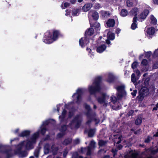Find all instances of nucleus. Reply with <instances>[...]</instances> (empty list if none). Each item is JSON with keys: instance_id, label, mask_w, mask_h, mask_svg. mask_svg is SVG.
<instances>
[{"instance_id": "nucleus-59", "label": "nucleus", "mask_w": 158, "mask_h": 158, "mask_svg": "<svg viewBox=\"0 0 158 158\" xmlns=\"http://www.w3.org/2000/svg\"><path fill=\"white\" fill-rule=\"evenodd\" d=\"M153 1L154 4H158V0H153Z\"/></svg>"}, {"instance_id": "nucleus-45", "label": "nucleus", "mask_w": 158, "mask_h": 158, "mask_svg": "<svg viewBox=\"0 0 158 158\" xmlns=\"http://www.w3.org/2000/svg\"><path fill=\"white\" fill-rule=\"evenodd\" d=\"M134 72L136 73L137 76L139 77L140 75V71L137 69L134 70Z\"/></svg>"}, {"instance_id": "nucleus-40", "label": "nucleus", "mask_w": 158, "mask_h": 158, "mask_svg": "<svg viewBox=\"0 0 158 158\" xmlns=\"http://www.w3.org/2000/svg\"><path fill=\"white\" fill-rule=\"evenodd\" d=\"M141 64L143 66H146L148 64V61L146 59H143L141 62Z\"/></svg>"}, {"instance_id": "nucleus-18", "label": "nucleus", "mask_w": 158, "mask_h": 158, "mask_svg": "<svg viewBox=\"0 0 158 158\" xmlns=\"http://www.w3.org/2000/svg\"><path fill=\"white\" fill-rule=\"evenodd\" d=\"M155 32V29L153 27L148 28L147 29L146 33L148 35H153Z\"/></svg>"}, {"instance_id": "nucleus-23", "label": "nucleus", "mask_w": 158, "mask_h": 158, "mask_svg": "<svg viewBox=\"0 0 158 158\" xmlns=\"http://www.w3.org/2000/svg\"><path fill=\"white\" fill-rule=\"evenodd\" d=\"M113 136L115 137L116 140H114L115 142L114 143V145H115V143L116 142L117 144H118L121 142V137L120 135L117 134L116 135H114Z\"/></svg>"}, {"instance_id": "nucleus-7", "label": "nucleus", "mask_w": 158, "mask_h": 158, "mask_svg": "<svg viewBox=\"0 0 158 158\" xmlns=\"http://www.w3.org/2000/svg\"><path fill=\"white\" fill-rule=\"evenodd\" d=\"M85 106L86 110H87L86 114L88 118L86 124L88 125H89L90 123L94 120L95 122V124H97L99 123V120L96 117L94 114L92 113L89 106L85 104Z\"/></svg>"}, {"instance_id": "nucleus-57", "label": "nucleus", "mask_w": 158, "mask_h": 158, "mask_svg": "<svg viewBox=\"0 0 158 158\" xmlns=\"http://www.w3.org/2000/svg\"><path fill=\"white\" fill-rule=\"evenodd\" d=\"M19 131V129L18 128L16 129L14 131V133L15 134H16L18 133Z\"/></svg>"}, {"instance_id": "nucleus-36", "label": "nucleus", "mask_w": 158, "mask_h": 158, "mask_svg": "<svg viewBox=\"0 0 158 158\" xmlns=\"http://www.w3.org/2000/svg\"><path fill=\"white\" fill-rule=\"evenodd\" d=\"M131 80L132 81L135 83L136 81V78L135 77V75L134 73H133L131 76Z\"/></svg>"}, {"instance_id": "nucleus-15", "label": "nucleus", "mask_w": 158, "mask_h": 158, "mask_svg": "<svg viewBox=\"0 0 158 158\" xmlns=\"http://www.w3.org/2000/svg\"><path fill=\"white\" fill-rule=\"evenodd\" d=\"M94 33V30L93 28H89L85 32V36L89 38V36L93 35Z\"/></svg>"}, {"instance_id": "nucleus-35", "label": "nucleus", "mask_w": 158, "mask_h": 158, "mask_svg": "<svg viewBox=\"0 0 158 158\" xmlns=\"http://www.w3.org/2000/svg\"><path fill=\"white\" fill-rule=\"evenodd\" d=\"M91 27H94L95 28H98L100 27V24L98 22H95L94 24H93L91 23L90 24Z\"/></svg>"}, {"instance_id": "nucleus-24", "label": "nucleus", "mask_w": 158, "mask_h": 158, "mask_svg": "<svg viewBox=\"0 0 158 158\" xmlns=\"http://www.w3.org/2000/svg\"><path fill=\"white\" fill-rule=\"evenodd\" d=\"M137 19V17H134L133 19V23L131 26V28L133 30H135L137 27V25L136 23Z\"/></svg>"}, {"instance_id": "nucleus-21", "label": "nucleus", "mask_w": 158, "mask_h": 158, "mask_svg": "<svg viewBox=\"0 0 158 158\" xmlns=\"http://www.w3.org/2000/svg\"><path fill=\"white\" fill-rule=\"evenodd\" d=\"M115 78V76L114 75L111 73H110L108 75V78L107 79V81L109 83L112 82Z\"/></svg>"}, {"instance_id": "nucleus-33", "label": "nucleus", "mask_w": 158, "mask_h": 158, "mask_svg": "<svg viewBox=\"0 0 158 158\" xmlns=\"http://www.w3.org/2000/svg\"><path fill=\"white\" fill-rule=\"evenodd\" d=\"M126 4L128 7H130L133 6L132 0H126Z\"/></svg>"}, {"instance_id": "nucleus-19", "label": "nucleus", "mask_w": 158, "mask_h": 158, "mask_svg": "<svg viewBox=\"0 0 158 158\" xmlns=\"http://www.w3.org/2000/svg\"><path fill=\"white\" fill-rule=\"evenodd\" d=\"M100 15L103 17L106 18L109 17L111 14L108 11L101 10L100 12Z\"/></svg>"}, {"instance_id": "nucleus-53", "label": "nucleus", "mask_w": 158, "mask_h": 158, "mask_svg": "<svg viewBox=\"0 0 158 158\" xmlns=\"http://www.w3.org/2000/svg\"><path fill=\"white\" fill-rule=\"evenodd\" d=\"M137 92V91L136 90H134L133 92L131 93V94L133 96H135L136 95V94Z\"/></svg>"}, {"instance_id": "nucleus-28", "label": "nucleus", "mask_w": 158, "mask_h": 158, "mask_svg": "<svg viewBox=\"0 0 158 158\" xmlns=\"http://www.w3.org/2000/svg\"><path fill=\"white\" fill-rule=\"evenodd\" d=\"M95 131V129H90L88 131V136L89 137H93L94 135Z\"/></svg>"}, {"instance_id": "nucleus-37", "label": "nucleus", "mask_w": 158, "mask_h": 158, "mask_svg": "<svg viewBox=\"0 0 158 158\" xmlns=\"http://www.w3.org/2000/svg\"><path fill=\"white\" fill-rule=\"evenodd\" d=\"M138 65V63L137 62H134L132 63L131 65L132 68L135 70L136 69Z\"/></svg>"}, {"instance_id": "nucleus-42", "label": "nucleus", "mask_w": 158, "mask_h": 158, "mask_svg": "<svg viewBox=\"0 0 158 158\" xmlns=\"http://www.w3.org/2000/svg\"><path fill=\"white\" fill-rule=\"evenodd\" d=\"M138 99L140 101L143 100V95L142 94L140 93L139 95L137 97Z\"/></svg>"}, {"instance_id": "nucleus-6", "label": "nucleus", "mask_w": 158, "mask_h": 158, "mask_svg": "<svg viewBox=\"0 0 158 158\" xmlns=\"http://www.w3.org/2000/svg\"><path fill=\"white\" fill-rule=\"evenodd\" d=\"M102 77H96L92 84L89 85L88 87L89 92L90 94H95L97 92H99L101 90V83Z\"/></svg>"}, {"instance_id": "nucleus-41", "label": "nucleus", "mask_w": 158, "mask_h": 158, "mask_svg": "<svg viewBox=\"0 0 158 158\" xmlns=\"http://www.w3.org/2000/svg\"><path fill=\"white\" fill-rule=\"evenodd\" d=\"M150 81V78L149 77H147L145 80L144 81V84L145 86H147L148 85Z\"/></svg>"}, {"instance_id": "nucleus-47", "label": "nucleus", "mask_w": 158, "mask_h": 158, "mask_svg": "<svg viewBox=\"0 0 158 158\" xmlns=\"http://www.w3.org/2000/svg\"><path fill=\"white\" fill-rule=\"evenodd\" d=\"M153 56L154 57H157L158 58V49L154 52Z\"/></svg>"}, {"instance_id": "nucleus-11", "label": "nucleus", "mask_w": 158, "mask_h": 158, "mask_svg": "<svg viewBox=\"0 0 158 158\" xmlns=\"http://www.w3.org/2000/svg\"><path fill=\"white\" fill-rule=\"evenodd\" d=\"M125 86L123 85L118 86L116 88L117 91V97L120 98L126 95V92L125 90Z\"/></svg>"}, {"instance_id": "nucleus-3", "label": "nucleus", "mask_w": 158, "mask_h": 158, "mask_svg": "<svg viewBox=\"0 0 158 158\" xmlns=\"http://www.w3.org/2000/svg\"><path fill=\"white\" fill-rule=\"evenodd\" d=\"M81 121V116L80 115H77L74 119L70 122L68 127H67L66 125H64L61 126L60 131L61 133H59L57 135L58 138H60L63 136L66 133L68 127H70L71 129H77L80 126Z\"/></svg>"}, {"instance_id": "nucleus-29", "label": "nucleus", "mask_w": 158, "mask_h": 158, "mask_svg": "<svg viewBox=\"0 0 158 158\" xmlns=\"http://www.w3.org/2000/svg\"><path fill=\"white\" fill-rule=\"evenodd\" d=\"M142 123V117L140 115L138 116L135 121V124L137 125H140Z\"/></svg>"}, {"instance_id": "nucleus-5", "label": "nucleus", "mask_w": 158, "mask_h": 158, "mask_svg": "<svg viewBox=\"0 0 158 158\" xmlns=\"http://www.w3.org/2000/svg\"><path fill=\"white\" fill-rule=\"evenodd\" d=\"M60 35L59 31L57 30H54L52 33L47 31L44 34L43 41L46 44H51L56 40Z\"/></svg>"}, {"instance_id": "nucleus-48", "label": "nucleus", "mask_w": 158, "mask_h": 158, "mask_svg": "<svg viewBox=\"0 0 158 158\" xmlns=\"http://www.w3.org/2000/svg\"><path fill=\"white\" fill-rule=\"evenodd\" d=\"M153 67V68L155 69H156L158 68V62L154 63Z\"/></svg>"}, {"instance_id": "nucleus-61", "label": "nucleus", "mask_w": 158, "mask_h": 158, "mask_svg": "<svg viewBox=\"0 0 158 158\" xmlns=\"http://www.w3.org/2000/svg\"><path fill=\"white\" fill-rule=\"evenodd\" d=\"M121 108V105H119L118 106V107H117L116 108H115V110H118V109H120Z\"/></svg>"}, {"instance_id": "nucleus-17", "label": "nucleus", "mask_w": 158, "mask_h": 158, "mask_svg": "<svg viewBox=\"0 0 158 158\" xmlns=\"http://www.w3.org/2000/svg\"><path fill=\"white\" fill-rule=\"evenodd\" d=\"M115 23L114 20L113 19H109L107 22V26L109 27H113Z\"/></svg>"}, {"instance_id": "nucleus-13", "label": "nucleus", "mask_w": 158, "mask_h": 158, "mask_svg": "<svg viewBox=\"0 0 158 158\" xmlns=\"http://www.w3.org/2000/svg\"><path fill=\"white\" fill-rule=\"evenodd\" d=\"M89 38L85 37L81 38L80 39L79 41V43L80 46L83 48L87 45L89 43Z\"/></svg>"}, {"instance_id": "nucleus-1", "label": "nucleus", "mask_w": 158, "mask_h": 158, "mask_svg": "<svg viewBox=\"0 0 158 158\" xmlns=\"http://www.w3.org/2000/svg\"><path fill=\"white\" fill-rule=\"evenodd\" d=\"M55 121L53 119H49L43 122L42 126L38 131L34 134L28 139L26 141H24L20 143L16 147L14 150V154H18L20 157H24L27 155L26 151H23V149L29 150L34 148V145L36 143V140L39 136L40 133L44 135L47 129L46 126L48 125L55 124Z\"/></svg>"}, {"instance_id": "nucleus-25", "label": "nucleus", "mask_w": 158, "mask_h": 158, "mask_svg": "<svg viewBox=\"0 0 158 158\" xmlns=\"http://www.w3.org/2000/svg\"><path fill=\"white\" fill-rule=\"evenodd\" d=\"M139 11V10L137 8H134L132 9L130 12V14L135 16V17H137V12Z\"/></svg>"}, {"instance_id": "nucleus-14", "label": "nucleus", "mask_w": 158, "mask_h": 158, "mask_svg": "<svg viewBox=\"0 0 158 158\" xmlns=\"http://www.w3.org/2000/svg\"><path fill=\"white\" fill-rule=\"evenodd\" d=\"M106 48V46L105 44H101L98 46L97 48V51L99 53H101L104 51Z\"/></svg>"}, {"instance_id": "nucleus-51", "label": "nucleus", "mask_w": 158, "mask_h": 158, "mask_svg": "<svg viewBox=\"0 0 158 158\" xmlns=\"http://www.w3.org/2000/svg\"><path fill=\"white\" fill-rule=\"evenodd\" d=\"M80 140L79 139L77 138L75 139L74 141V143L75 144H78L79 143Z\"/></svg>"}, {"instance_id": "nucleus-16", "label": "nucleus", "mask_w": 158, "mask_h": 158, "mask_svg": "<svg viewBox=\"0 0 158 158\" xmlns=\"http://www.w3.org/2000/svg\"><path fill=\"white\" fill-rule=\"evenodd\" d=\"M149 11L147 10H144L141 13L139 16V18L141 19H145L148 15Z\"/></svg>"}, {"instance_id": "nucleus-39", "label": "nucleus", "mask_w": 158, "mask_h": 158, "mask_svg": "<svg viewBox=\"0 0 158 158\" xmlns=\"http://www.w3.org/2000/svg\"><path fill=\"white\" fill-rule=\"evenodd\" d=\"M106 143V141L103 140H100L98 143L100 146H103Z\"/></svg>"}, {"instance_id": "nucleus-55", "label": "nucleus", "mask_w": 158, "mask_h": 158, "mask_svg": "<svg viewBox=\"0 0 158 158\" xmlns=\"http://www.w3.org/2000/svg\"><path fill=\"white\" fill-rule=\"evenodd\" d=\"M68 152L67 151V150H65L64 151V153H63V156L64 157H65L66 156L68 153Z\"/></svg>"}, {"instance_id": "nucleus-60", "label": "nucleus", "mask_w": 158, "mask_h": 158, "mask_svg": "<svg viewBox=\"0 0 158 158\" xmlns=\"http://www.w3.org/2000/svg\"><path fill=\"white\" fill-rule=\"evenodd\" d=\"M122 148V146L121 145H118L117 146V148L119 149H120Z\"/></svg>"}, {"instance_id": "nucleus-10", "label": "nucleus", "mask_w": 158, "mask_h": 158, "mask_svg": "<svg viewBox=\"0 0 158 158\" xmlns=\"http://www.w3.org/2000/svg\"><path fill=\"white\" fill-rule=\"evenodd\" d=\"M95 143L93 140L91 141L89 145L87 148H82L81 152L84 153L86 152L87 155H90L91 153V151L93 148H95Z\"/></svg>"}, {"instance_id": "nucleus-38", "label": "nucleus", "mask_w": 158, "mask_h": 158, "mask_svg": "<svg viewBox=\"0 0 158 158\" xmlns=\"http://www.w3.org/2000/svg\"><path fill=\"white\" fill-rule=\"evenodd\" d=\"M40 150L39 149H36L34 152V156L35 157L37 158L39 156V154Z\"/></svg>"}, {"instance_id": "nucleus-64", "label": "nucleus", "mask_w": 158, "mask_h": 158, "mask_svg": "<svg viewBox=\"0 0 158 158\" xmlns=\"http://www.w3.org/2000/svg\"><path fill=\"white\" fill-rule=\"evenodd\" d=\"M110 156L108 155H106L103 158H109Z\"/></svg>"}, {"instance_id": "nucleus-44", "label": "nucleus", "mask_w": 158, "mask_h": 158, "mask_svg": "<svg viewBox=\"0 0 158 158\" xmlns=\"http://www.w3.org/2000/svg\"><path fill=\"white\" fill-rule=\"evenodd\" d=\"M95 9H99L101 8V5L98 3H96L94 6Z\"/></svg>"}, {"instance_id": "nucleus-58", "label": "nucleus", "mask_w": 158, "mask_h": 158, "mask_svg": "<svg viewBox=\"0 0 158 158\" xmlns=\"http://www.w3.org/2000/svg\"><path fill=\"white\" fill-rule=\"evenodd\" d=\"M133 113V111L132 110H131L129 112L128 114V115L130 116Z\"/></svg>"}, {"instance_id": "nucleus-34", "label": "nucleus", "mask_w": 158, "mask_h": 158, "mask_svg": "<svg viewBox=\"0 0 158 158\" xmlns=\"http://www.w3.org/2000/svg\"><path fill=\"white\" fill-rule=\"evenodd\" d=\"M69 3L67 2H65L64 3H63L61 5V7L62 9H64L69 6Z\"/></svg>"}, {"instance_id": "nucleus-8", "label": "nucleus", "mask_w": 158, "mask_h": 158, "mask_svg": "<svg viewBox=\"0 0 158 158\" xmlns=\"http://www.w3.org/2000/svg\"><path fill=\"white\" fill-rule=\"evenodd\" d=\"M44 152L47 154L50 152H52L54 155L56 154L58 150L57 147H55L54 144L50 145L49 143H47L44 144Z\"/></svg>"}, {"instance_id": "nucleus-9", "label": "nucleus", "mask_w": 158, "mask_h": 158, "mask_svg": "<svg viewBox=\"0 0 158 158\" xmlns=\"http://www.w3.org/2000/svg\"><path fill=\"white\" fill-rule=\"evenodd\" d=\"M8 147L6 145H4L2 144H0V152L3 153L6 156V158H10L13 155L12 150L5 151H2V150L5 149Z\"/></svg>"}, {"instance_id": "nucleus-2", "label": "nucleus", "mask_w": 158, "mask_h": 158, "mask_svg": "<svg viewBox=\"0 0 158 158\" xmlns=\"http://www.w3.org/2000/svg\"><path fill=\"white\" fill-rule=\"evenodd\" d=\"M86 90V89L84 88H78L76 90V92L74 93L72 96L73 98V101L65 105V108L63 109L61 115L59 116V119L61 123H67L66 109H69L68 119L70 118L73 115V106L74 103H76L79 105L81 103L82 100L81 96Z\"/></svg>"}, {"instance_id": "nucleus-49", "label": "nucleus", "mask_w": 158, "mask_h": 158, "mask_svg": "<svg viewBox=\"0 0 158 158\" xmlns=\"http://www.w3.org/2000/svg\"><path fill=\"white\" fill-rule=\"evenodd\" d=\"M112 152L113 154V156L114 157L115 155L116 154L117 150L116 149H112Z\"/></svg>"}, {"instance_id": "nucleus-62", "label": "nucleus", "mask_w": 158, "mask_h": 158, "mask_svg": "<svg viewBox=\"0 0 158 158\" xmlns=\"http://www.w3.org/2000/svg\"><path fill=\"white\" fill-rule=\"evenodd\" d=\"M76 1V0H70V2L72 4L74 3Z\"/></svg>"}, {"instance_id": "nucleus-27", "label": "nucleus", "mask_w": 158, "mask_h": 158, "mask_svg": "<svg viewBox=\"0 0 158 158\" xmlns=\"http://www.w3.org/2000/svg\"><path fill=\"white\" fill-rule=\"evenodd\" d=\"M150 19L151 20V24L152 25H155L156 24L157 20L153 15L151 16Z\"/></svg>"}, {"instance_id": "nucleus-20", "label": "nucleus", "mask_w": 158, "mask_h": 158, "mask_svg": "<svg viewBox=\"0 0 158 158\" xmlns=\"http://www.w3.org/2000/svg\"><path fill=\"white\" fill-rule=\"evenodd\" d=\"M30 133V131L29 130H25L19 134V136L22 137H26L29 135Z\"/></svg>"}, {"instance_id": "nucleus-52", "label": "nucleus", "mask_w": 158, "mask_h": 158, "mask_svg": "<svg viewBox=\"0 0 158 158\" xmlns=\"http://www.w3.org/2000/svg\"><path fill=\"white\" fill-rule=\"evenodd\" d=\"M86 50L89 52V55L91 56L92 55H94V54L93 53H92L91 54H90L91 52V50L90 49L87 48Z\"/></svg>"}, {"instance_id": "nucleus-26", "label": "nucleus", "mask_w": 158, "mask_h": 158, "mask_svg": "<svg viewBox=\"0 0 158 158\" xmlns=\"http://www.w3.org/2000/svg\"><path fill=\"white\" fill-rule=\"evenodd\" d=\"M107 37L108 39L110 40H113L115 38L114 34V33L109 31L107 34Z\"/></svg>"}, {"instance_id": "nucleus-63", "label": "nucleus", "mask_w": 158, "mask_h": 158, "mask_svg": "<svg viewBox=\"0 0 158 158\" xmlns=\"http://www.w3.org/2000/svg\"><path fill=\"white\" fill-rule=\"evenodd\" d=\"M106 42L107 44H109L110 43V42L108 40H106Z\"/></svg>"}, {"instance_id": "nucleus-46", "label": "nucleus", "mask_w": 158, "mask_h": 158, "mask_svg": "<svg viewBox=\"0 0 158 158\" xmlns=\"http://www.w3.org/2000/svg\"><path fill=\"white\" fill-rule=\"evenodd\" d=\"M152 139V137L149 136H148L147 138L145 140V142L146 143H148Z\"/></svg>"}, {"instance_id": "nucleus-50", "label": "nucleus", "mask_w": 158, "mask_h": 158, "mask_svg": "<svg viewBox=\"0 0 158 158\" xmlns=\"http://www.w3.org/2000/svg\"><path fill=\"white\" fill-rule=\"evenodd\" d=\"M62 105V104H59L58 105L56 106L57 107V111L58 113L59 112V110L60 108L61 107Z\"/></svg>"}, {"instance_id": "nucleus-22", "label": "nucleus", "mask_w": 158, "mask_h": 158, "mask_svg": "<svg viewBox=\"0 0 158 158\" xmlns=\"http://www.w3.org/2000/svg\"><path fill=\"white\" fill-rule=\"evenodd\" d=\"M92 6L91 3H87L85 4L83 7L82 10L84 11H87L89 10Z\"/></svg>"}, {"instance_id": "nucleus-4", "label": "nucleus", "mask_w": 158, "mask_h": 158, "mask_svg": "<svg viewBox=\"0 0 158 158\" xmlns=\"http://www.w3.org/2000/svg\"><path fill=\"white\" fill-rule=\"evenodd\" d=\"M96 99L98 103L105 107L110 105V101L114 103L117 101L116 97L112 95L110 98L109 96L106 93H102L101 96L97 98Z\"/></svg>"}, {"instance_id": "nucleus-30", "label": "nucleus", "mask_w": 158, "mask_h": 158, "mask_svg": "<svg viewBox=\"0 0 158 158\" xmlns=\"http://www.w3.org/2000/svg\"><path fill=\"white\" fill-rule=\"evenodd\" d=\"M72 15L73 16H77L79 15V11L78 9H74L73 10Z\"/></svg>"}, {"instance_id": "nucleus-56", "label": "nucleus", "mask_w": 158, "mask_h": 158, "mask_svg": "<svg viewBox=\"0 0 158 158\" xmlns=\"http://www.w3.org/2000/svg\"><path fill=\"white\" fill-rule=\"evenodd\" d=\"M120 31L121 30L120 29H119L118 28L116 29L115 32L116 33L118 34L120 32Z\"/></svg>"}, {"instance_id": "nucleus-54", "label": "nucleus", "mask_w": 158, "mask_h": 158, "mask_svg": "<svg viewBox=\"0 0 158 158\" xmlns=\"http://www.w3.org/2000/svg\"><path fill=\"white\" fill-rule=\"evenodd\" d=\"M70 11L68 10H66L65 15L66 16H68L70 15Z\"/></svg>"}, {"instance_id": "nucleus-32", "label": "nucleus", "mask_w": 158, "mask_h": 158, "mask_svg": "<svg viewBox=\"0 0 158 158\" xmlns=\"http://www.w3.org/2000/svg\"><path fill=\"white\" fill-rule=\"evenodd\" d=\"M72 139L71 138L66 139L63 142V144L64 145H66L69 144L71 142Z\"/></svg>"}, {"instance_id": "nucleus-43", "label": "nucleus", "mask_w": 158, "mask_h": 158, "mask_svg": "<svg viewBox=\"0 0 158 158\" xmlns=\"http://www.w3.org/2000/svg\"><path fill=\"white\" fill-rule=\"evenodd\" d=\"M152 54L151 52H148L145 53V57L147 58H149Z\"/></svg>"}, {"instance_id": "nucleus-31", "label": "nucleus", "mask_w": 158, "mask_h": 158, "mask_svg": "<svg viewBox=\"0 0 158 158\" xmlns=\"http://www.w3.org/2000/svg\"><path fill=\"white\" fill-rule=\"evenodd\" d=\"M127 11L125 9H122L120 12V15L123 17H125L127 15Z\"/></svg>"}, {"instance_id": "nucleus-12", "label": "nucleus", "mask_w": 158, "mask_h": 158, "mask_svg": "<svg viewBox=\"0 0 158 158\" xmlns=\"http://www.w3.org/2000/svg\"><path fill=\"white\" fill-rule=\"evenodd\" d=\"M92 17L94 19L96 20L98 19V15L97 12L93 10H90L88 14V17L90 24H91V21L90 18Z\"/></svg>"}]
</instances>
